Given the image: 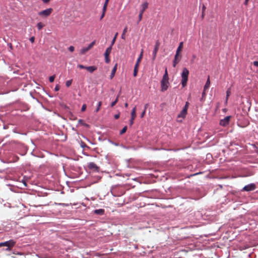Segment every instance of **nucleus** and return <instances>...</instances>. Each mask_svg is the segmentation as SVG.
Listing matches in <instances>:
<instances>
[{
	"label": "nucleus",
	"instance_id": "nucleus-36",
	"mask_svg": "<svg viewBox=\"0 0 258 258\" xmlns=\"http://www.w3.org/2000/svg\"><path fill=\"white\" fill-rule=\"evenodd\" d=\"M188 106H189V103L188 102H186L185 103V106L184 107H183V108H185L186 110H187V109L188 108Z\"/></svg>",
	"mask_w": 258,
	"mask_h": 258
},
{
	"label": "nucleus",
	"instance_id": "nucleus-50",
	"mask_svg": "<svg viewBox=\"0 0 258 258\" xmlns=\"http://www.w3.org/2000/svg\"><path fill=\"white\" fill-rule=\"evenodd\" d=\"M201 17H202V19H204V12H202V14Z\"/></svg>",
	"mask_w": 258,
	"mask_h": 258
},
{
	"label": "nucleus",
	"instance_id": "nucleus-10",
	"mask_svg": "<svg viewBox=\"0 0 258 258\" xmlns=\"http://www.w3.org/2000/svg\"><path fill=\"white\" fill-rule=\"evenodd\" d=\"M159 46H160V43L159 42V41H157L156 42V44H155V47H154V50H153V53H152V55H153L152 59H153V60H154L156 59V54H157V51H158V50L159 49Z\"/></svg>",
	"mask_w": 258,
	"mask_h": 258
},
{
	"label": "nucleus",
	"instance_id": "nucleus-5",
	"mask_svg": "<svg viewBox=\"0 0 258 258\" xmlns=\"http://www.w3.org/2000/svg\"><path fill=\"white\" fill-rule=\"evenodd\" d=\"M148 3L146 2H144L141 6L142 9L140 11L139 15V20L137 22V24H138L142 19L143 17V14L145 11L148 8Z\"/></svg>",
	"mask_w": 258,
	"mask_h": 258
},
{
	"label": "nucleus",
	"instance_id": "nucleus-23",
	"mask_svg": "<svg viewBox=\"0 0 258 258\" xmlns=\"http://www.w3.org/2000/svg\"><path fill=\"white\" fill-rule=\"evenodd\" d=\"M126 130H127V126H124L123 127V128L120 131V135H122L124 133H125L126 132Z\"/></svg>",
	"mask_w": 258,
	"mask_h": 258
},
{
	"label": "nucleus",
	"instance_id": "nucleus-27",
	"mask_svg": "<svg viewBox=\"0 0 258 258\" xmlns=\"http://www.w3.org/2000/svg\"><path fill=\"white\" fill-rule=\"evenodd\" d=\"M109 1V0H105V3L103 5V8H104V9L106 10Z\"/></svg>",
	"mask_w": 258,
	"mask_h": 258
},
{
	"label": "nucleus",
	"instance_id": "nucleus-30",
	"mask_svg": "<svg viewBox=\"0 0 258 258\" xmlns=\"http://www.w3.org/2000/svg\"><path fill=\"white\" fill-rule=\"evenodd\" d=\"M87 51H88V50H87V49H86V47L83 48L81 50V53H82V54H84V53H85Z\"/></svg>",
	"mask_w": 258,
	"mask_h": 258
},
{
	"label": "nucleus",
	"instance_id": "nucleus-2",
	"mask_svg": "<svg viewBox=\"0 0 258 258\" xmlns=\"http://www.w3.org/2000/svg\"><path fill=\"white\" fill-rule=\"evenodd\" d=\"M169 78L167 68L165 69V73L161 81V91L164 92L167 90L169 85Z\"/></svg>",
	"mask_w": 258,
	"mask_h": 258
},
{
	"label": "nucleus",
	"instance_id": "nucleus-49",
	"mask_svg": "<svg viewBox=\"0 0 258 258\" xmlns=\"http://www.w3.org/2000/svg\"><path fill=\"white\" fill-rule=\"evenodd\" d=\"M148 106V104H146L145 105V109H145V110H146V109L147 108Z\"/></svg>",
	"mask_w": 258,
	"mask_h": 258
},
{
	"label": "nucleus",
	"instance_id": "nucleus-33",
	"mask_svg": "<svg viewBox=\"0 0 258 258\" xmlns=\"http://www.w3.org/2000/svg\"><path fill=\"white\" fill-rule=\"evenodd\" d=\"M86 107H87V106L85 104H84L82 106V108H81V111L82 112L84 111L86 109Z\"/></svg>",
	"mask_w": 258,
	"mask_h": 258
},
{
	"label": "nucleus",
	"instance_id": "nucleus-7",
	"mask_svg": "<svg viewBox=\"0 0 258 258\" xmlns=\"http://www.w3.org/2000/svg\"><path fill=\"white\" fill-rule=\"evenodd\" d=\"M136 117V107L133 108L131 112V117L130 120V125L132 126L134 123V120Z\"/></svg>",
	"mask_w": 258,
	"mask_h": 258
},
{
	"label": "nucleus",
	"instance_id": "nucleus-42",
	"mask_svg": "<svg viewBox=\"0 0 258 258\" xmlns=\"http://www.w3.org/2000/svg\"><path fill=\"white\" fill-rule=\"evenodd\" d=\"M253 64L254 66L258 67V61H253Z\"/></svg>",
	"mask_w": 258,
	"mask_h": 258
},
{
	"label": "nucleus",
	"instance_id": "nucleus-52",
	"mask_svg": "<svg viewBox=\"0 0 258 258\" xmlns=\"http://www.w3.org/2000/svg\"><path fill=\"white\" fill-rule=\"evenodd\" d=\"M86 49H87L88 51H89L91 48L89 47V46H88V47H86Z\"/></svg>",
	"mask_w": 258,
	"mask_h": 258
},
{
	"label": "nucleus",
	"instance_id": "nucleus-14",
	"mask_svg": "<svg viewBox=\"0 0 258 258\" xmlns=\"http://www.w3.org/2000/svg\"><path fill=\"white\" fill-rule=\"evenodd\" d=\"M117 64L116 63L112 70L111 73V75L110 76L111 79H112L114 76V75H115V72L117 70Z\"/></svg>",
	"mask_w": 258,
	"mask_h": 258
},
{
	"label": "nucleus",
	"instance_id": "nucleus-31",
	"mask_svg": "<svg viewBox=\"0 0 258 258\" xmlns=\"http://www.w3.org/2000/svg\"><path fill=\"white\" fill-rule=\"evenodd\" d=\"M54 79H55V76H50L49 78V80L50 81V82H53L54 80Z\"/></svg>",
	"mask_w": 258,
	"mask_h": 258
},
{
	"label": "nucleus",
	"instance_id": "nucleus-3",
	"mask_svg": "<svg viewBox=\"0 0 258 258\" xmlns=\"http://www.w3.org/2000/svg\"><path fill=\"white\" fill-rule=\"evenodd\" d=\"M189 75V71L186 68H184L182 70V72L181 73V83L182 84V87H184L186 86L187 82L188 80V77Z\"/></svg>",
	"mask_w": 258,
	"mask_h": 258
},
{
	"label": "nucleus",
	"instance_id": "nucleus-28",
	"mask_svg": "<svg viewBox=\"0 0 258 258\" xmlns=\"http://www.w3.org/2000/svg\"><path fill=\"white\" fill-rule=\"evenodd\" d=\"M106 11V10H105V9L104 10V8H103V9H102V14H101V15L100 16V20H102L104 18V17L105 16V14Z\"/></svg>",
	"mask_w": 258,
	"mask_h": 258
},
{
	"label": "nucleus",
	"instance_id": "nucleus-39",
	"mask_svg": "<svg viewBox=\"0 0 258 258\" xmlns=\"http://www.w3.org/2000/svg\"><path fill=\"white\" fill-rule=\"evenodd\" d=\"M59 89H60L59 86L57 85H56V86L54 88V90L55 91H58L59 90Z\"/></svg>",
	"mask_w": 258,
	"mask_h": 258
},
{
	"label": "nucleus",
	"instance_id": "nucleus-38",
	"mask_svg": "<svg viewBox=\"0 0 258 258\" xmlns=\"http://www.w3.org/2000/svg\"><path fill=\"white\" fill-rule=\"evenodd\" d=\"M79 122L80 123H82L84 125H86V126L88 125L87 124H86L84 122V121L82 119H79Z\"/></svg>",
	"mask_w": 258,
	"mask_h": 258
},
{
	"label": "nucleus",
	"instance_id": "nucleus-47",
	"mask_svg": "<svg viewBox=\"0 0 258 258\" xmlns=\"http://www.w3.org/2000/svg\"><path fill=\"white\" fill-rule=\"evenodd\" d=\"M249 0H245L244 5H247Z\"/></svg>",
	"mask_w": 258,
	"mask_h": 258
},
{
	"label": "nucleus",
	"instance_id": "nucleus-40",
	"mask_svg": "<svg viewBox=\"0 0 258 258\" xmlns=\"http://www.w3.org/2000/svg\"><path fill=\"white\" fill-rule=\"evenodd\" d=\"M145 112H146V111H145V109H144V111H143V112L141 114V118H143L144 116Z\"/></svg>",
	"mask_w": 258,
	"mask_h": 258
},
{
	"label": "nucleus",
	"instance_id": "nucleus-48",
	"mask_svg": "<svg viewBox=\"0 0 258 258\" xmlns=\"http://www.w3.org/2000/svg\"><path fill=\"white\" fill-rule=\"evenodd\" d=\"M206 95V93H205V91H204V90L203 91V93H202V96L203 97H204Z\"/></svg>",
	"mask_w": 258,
	"mask_h": 258
},
{
	"label": "nucleus",
	"instance_id": "nucleus-32",
	"mask_svg": "<svg viewBox=\"0 0 258 258\" xmlns=\"http://www.w3.org/2000/svg\"><path fill=\"white\" fill-rule=\"evenodd\" d=\"M105 57V61L106 63H109L110 61L109 56H104Z\"/></svg>",
	"mask_w": 258,
	"mask_h": 258
},
{
	"label": "nucleus",
	"instance_id": "nucleus-37",
	"mask_svg": "<svg viewBox=\"0 0 258 258\" xmlns=\"http://www.w3.org/2000/svg\"><path fill=\"white\" fill-rule=\"evenodd\" d=\"M78 67L79 68H80V69H85V68H86V67H85V66H83V65H82V64H78Z\"/></svg>",
	"mask_w": 258,
	"mask_h": 258
},
{
	"label": "nucleus",
	"instance_id": "nucleus-24",
	"mask_svg": "<svg viewBox=\"0 0 258 258\" xmlns=\"http://www.w3.org/2000/svg\"><path fill=\"white\" fill-rule=\"evenodd\" d=\"M44 25L42 24V23L39 22L37 24V27L38 30H41L43 27Z\"/></svg>",
	"mask_w": 258,
	"mask_h": 258
},
{
	"label": "nucleus",
	"instance_id": "nucleus-35",
	"mask_svg": "<svg viewBox=\"0 0 258 258\" xmlns=\"http://www.w3.org/2000/svg\"><path fill=\"white\" fill-rule=\"evenodd\" d=\"M74 47L73 46H71L69 47V51H70L71 52H73L74 51Z\"/></svg>",
	"mask_w": 258,
	"mask_h": 258
},
{
	"label": "nucleus",
	"instance_id": "nucleus-8",
	"mask_svg": "<svg viewBox=\"0 0 258 258\" xmlns=\"http://www.w3.org/2000/svg\"><path fill=\"white\" fill-rule=\"evenodd\" d=\"M256 186L254 183H251L245 185L242 189V191H249L255 189Z\"/></svg>",
	"mask_w": 258,
	"mask_h": 258
},
{
	"label": "nucleus",
	"instance_id": "nucleus-15",
	"mask_svg": "<svg viewBox=\"0 0 258 258\" xmlns=\"http://www.w3.org/2000/svg\"><path fill=\"white\" fill-rule=\"evenodd\" d=\"M210 85V77L208 76L207 80L206 83V84L205 85V86L204 87V91H206V90L209 88Z\"/></svg>",
	"mask_w": 258,
	"mask_h": 258
},
{
	"label": "nucleus",
	"instance_id": "nucleus-11",
	"mask_svg": "<svg viewBox=\"0 0 258 258\" xmlns=\"http://www.w3.org/2000/svg\"><path fill=\"white\" fill-rule=\"evenodd\" d=\"M88 167L89 169L94 170V171H98L99 167L97 166V165L94 162H90L88 164Z\"/></svg>",
	"mask_w": 258,
	"mask_h": 258
},
{
	"label": "nucleus",
	"instance_id": "nucleus-26",
	"mask_svg": "<svg viewBox=\"0 0 258 258\" xmlns=\"http://www.w3.org/2000/svg\"><path fill=\"white\" fill-rule=\"evenodd\" d=\"M101 104H102V102L101 101L99 102L98 104V106H97V108L95 110V112H97L99 111V110L100 109V107L101 106Z\"/></svg>",
	"mask_w": 258,
	"mask_h": 258
},
{
	"label": "nucleus",
	"instance_id": "nucleus-16",
	"mask_svg": "<svg viewBox=\"0 0 258 258\" xmlns=\"http://www.w3.org/2000/svg\"><path fill=\"white\" fill-rule=\"evenodd\" d=\"M94 213L99 215H102L104 213V210L102 209H97L94 210Z\"/></svg>",
	"mask_w": 258,
	"mask_h": 258
},
{
	"label": "nucleus",
	"instance_id": "nucleus-9",
	"mask_svg": "<svg viewBox=\"0 0 258 258\" xmlns=\"http://www.w3.org/2000/svg\"><path fill=\"white\" fill-rule=\"evenodd\" d=\"M231 118L230 116H227L224 119H221L220 121V124L223 126H226L228 125Z\"/></svg>",
	"mask_w": 258,
	"mask_h": 258
},
{
	"label": "nucleus",
	"instance_id": "nucleus-18",
	"mask_svg": "<svg viewBox=\"0 0 258 258\" xmlns=\"http://www.w3.org/2000/svg\"><path fill=\"white\" fill-rule=\"evenodd\" d=\"M181 58V55L175 53L173 61L176 62H179Z\"/></svg>",
	"mask_w": 258,
	"mask_h": 258
},
{
	"label": "nucleus",
	"instance_id": "nucleus-41",
	"mask_svg": "<svg viewBox=\"0 0 258 258\" xmlns=\"http://www.w3.org/2000/svg\"><path fill=\"white\" fill-rule=\"evenodd\" d=\"M34 40H35V38L34 37H31L30 38V41L32 42V43H33L34 42Z\"/></svg>",
	"mask_w": 258,
	"mask_h": 258
},
{
	"label": "nucleus",
	"instance_id": "nucleus-25",
	"mask_svg": "<svg viewBox=\"0 0 258 258\" xmlns=\"http://www.w3.org/2000/svg\"><path fill=\"white\" fill-rule=\"evenodd\" d=\"M72 83V80H68L66 83V85L67 87H69Z\"/></svg>",
	"mask_w": 258,
	"mask_h": 258
},
{
	"label": "nucleus",
	"instance_id": "nucleus-6",
	"mask_svg": "<svg viewBox=\"0 0 258 258\" xmlns=\"http://www.w3.org/2000/svg\"><path fill=\"white\" fill-rule=\"evenodd\" d=\"M52 11L53 10L52 8L47 9L39 12L38 15L40 16H44L45 17H47L51 14Z\"/></svg>",
	"mask_w": 258,
	"mask_h": 258
},
{
	"label": "nucleus",
	"instance_id": "nucleus-34",
	"mask_svg": "<svg viewBox=\"0 0 258 258\" xmlns=\"http://www.w3.org/2000/svg\"><path fill=\"white\" fill-rule=\"evenodd\" d=\"M95 44V41H93L88 46L90 48H91Z\"/></svg>",
	"mask_w": 258,
	"mask_h": 258
},
{
	"label": "nucleus",
	"instance_id": "nucleus-4",
	"mask_svg": "<svg viewBox=\"0 0 258 258\" xmlns=\"http://www.w3.org/2000/svg\"><path fill=\"white\" fill-rule=\"evenodd\" d=\"M143 54V50L142 49L141 53L137 60V62H136V64L134 67V73H133L134 77H136L137 75V73H138V67L139 66V63L142 58Z\"/></svg>",
	"mask_w": 258,
	"mask_h": 258
},
{
	"label": "nucleus",
	"instance_id": "nucleus-51",
	"mask_svg": "<svg viewBox=\"0 0 258 258\" xmlns=\"http://www.w3.org/2000/svg\"><path fill=\"white\" fill-rule=\"evenodd\" d=\"M124 106H125V107H127V106H128V104H127V103H125L124 104Z\"/></svg>",
	"mask_w": 258,
	"mask_h": 258
},
{
	"label": "nucleus",
	"instance_id": "nucleus-29",
	"mask_svg": "<svg viewBox=\"0 0 258 258\" xmlns=\"http://www.w3.org/2000/svg\"><path fill=\"white\" fill-rule=\"evenodd\" d=\"M117 34H117V33H116L115 34V36H114V38H113V39H112V42H111V46H112V45H113V44H114V42H115V40H116V37H117Z\"/></svg>",
	"mask_w": 258,
	"mask_h": 258
},
{
	"label": "nucleus",
	"instance_id": "nucleus-20",
	"mask_svg": "<svg viewBox=\"0 0 258 258\" xmlns=\"http://www.w3.org/2000/svg\"><path fill=\"white\" fill-rule=\"evenodd\" d=\"M127 27H125L123 30V32H122V34L121 35V38L123 39H125V34L127 32Z\"/></svg>",
	"mask_w": 258,
	"mask_h": 258
},
{
	"label": "nucleus",
	"instance_id": "nucleus-22",
	"mask_svg": "<svg viewBox=\"0 0 258 258\" xmlns=\"http://www.w3.org/2000/svg\"><path fill=\"white\" fill-rule=\"evenodd\" d=\"M119 95H118L115 100L111 103V107H113L117 102Z\"/></svg>",
	"mask_w": 258,
	"mask_h": 258
},
{
	"label": "nucleus",
	"instance_id": "nucleus-13",
	"mask_svg": "<svg viewBox=\"0 0 258 258\" xmlns=\"http://www.w3.org/2000/svg\"><path fill=\"white\" fill-rule=\"evenodd\" d=\"M85 69L91 73H92L94 71L96 70L97 68L95 66H89L86 67Z\"/></svg>",
	"mask_w": 258,
	"mask_h": 258
},
{
	"label": "nucleus",
	"instance_id": "nucleus-44",
	"mask_svg": "<svg viewBox=\"0 0 258 258\" xmlns=\"http://www.w3.org/2000/svg\"><path fill=\"white\" fill-rule=\"evenodd\" d=\"M178 63V62H176V61H173V67H175L176 64Z\"/></svg>",
	"mask_w": 258,
	"mask_h": 258
},
{
	"label": "nucleus",
	"instance_id": "nucleus-43",
	"mask_svg": "<svg viewBox=\"0 0 258 258\" xmlns=\"http://www.w3.org/2000/svg\"><path fill=\"white\" fill-rule=\"evenodd\" d=\"M114 117V118L116 119L119 118V114H115Z\"/></svg>",
	"mask_w": 258,
	"mask_h": 258
},
{
	"label": "nucleus",
	"instance_id": "nucleus-19",
	"mask_svg": "<svg viewBox=\"0 0 258 258\" xmlns=\"http://www.w3.org/2000/svg\"><path fill=\"white\" fill-rule=\"evenodd\" d=\"M112 49V46L108 47L104 53V56H109Z\"/></svg>",
	"mask_w": 258,
	"mask_h": 258
},
{
	"label": "nucleus",
	"instance_id": "nucleus-17",
	"mask_svg": "<svg viewBox=\"0 0 258 258\" xmlns=\"http://www.w3.org/2000/svg\"><path fill=\"white\" fill-rule=\"evenodd\" d=\"M182 47H183V42H181L179 43V46H178V47L177 48V50L176 51V53L179 54L180 51H181V50L182 49Z\"/></svg>",
	"mask_w": 258,
	"mask_h": 258
},
{
	"label": "nucleus",
	"instance_id": "nucleus-1",
	"mask_svg": "<svg viewBox=\"0 0 258 258\" xmlns=\"http://www.w3.org/2000/svg\"><path fill=\"white\" fill-rule=\"evenodd\" d=\"M16 240L15 239H10L9 240L0 242V247L5 246L6 248L4 249L6 251H10L12 248L15 246Z\"/></svg>",
	"mask_w": 258,
	"mask_h": 258
},
{
	"label": "nucleus",
	"instance_id": "nucleus-21",
	"mask_svg": "<svg viewBox=\"0 0 258 258\" xmlns=\"http://www.w3.org/2000/svg\"><path fill=\"white\" fill-rule=\"evenodd\" d=\"M230 94H231L230 89H228L227 91H226V101H227V100L228 99V97L230 96Z\"/></svg>",
	"mask_w": 258,
	"mask_h": 258
},
{
	"label": "nucleus",
	"instance_id": "nucleus-45",
	"mask_svg": "<svg viewBox=\"0 0 258 258\" xmlns=\"http://www.w3.org/2000/svg\"><path fill=\"white\" fill-rule=\"evenodd\" d=\"M206 9V8L205 6L204 5H203V6L202 7V12H204Z\"/></svg>",
	"mask_w": 258,
	"mask_h": 258
},
{
	"label": "nucleus",
	"instance_id": "nucleus-12",
	"mask_svg": "<svg viewBox=\"0 0 258 258\" xmlns=\"http://www.w3.org/2000/svg\"><path fill=\"white\" fill-rule=\"evenodd\" d=\"M187 110H186L185 108H183L180 113L178 115V117L184 118L187 114Z\"/></svg>",
	"mask_w": 258,
	"mask_h": 258
},
{
	"label": "nucleus",
	"instance_id": "nucleus-46",
	"mask_svg": "<svg viewBox=\"0 0 258 258\" xmlns=\"http://www.w3.org/2000/svg\"><path fill=\"white\" fill-rule=\"evenodd\" d=\"M42 2L45 3V4H47L48 3L50 0H42Z\"/></svg>",
	"mask_w": 258,
	"mask_h": 258
}]
</instances>
